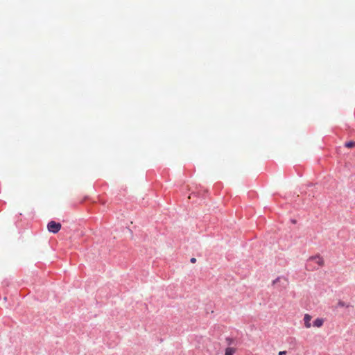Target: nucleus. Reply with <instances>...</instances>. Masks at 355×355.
Wrapping results in <instances>:
<instances>
[{"instance_id": "obj_1", "label": "nucleus", "mask_w": 355, "mask_h": 355, "mask_svg": "<svg viewBox=\"0 0 355 355\" xmlns=\"http://www.w3.org/2000/svg\"><path fill=\"white\" fill-rule=\"evenodd\" d=\"M61 224L54 220L50 221L47 225V229L50 232L53 234L58 233L61 229Z\"/></svg>"}, {"instance_id": "obj_2", "label": "nucleus", "mask_w": 355, "mask_h": 355, "mask_svg": "<svg viewBox=\"0 0 355 355\" xmlns=\"http://www.w3.org/2000/svg\"><path fill=\"white\" fill-rule=\"evenodd\" d=\"M308 261H309V263L313 262V263H316L318 266H322L324 265V260L319 255L311 257L309 259Z\"/></svg>"}, {"instance_id": "obj_3", "label": "nucleus", "mask_w": 355, "mask_h": 355, "mask_svg": "<svg viewBox=\"0 0 355 355\" xmlns=\"http://www.w3.org/2000/svg\"><path fill=\"white\" fill-rule=\"evenodd\" d=\"M311 319H312V317L309 314L304 315L303 320H304V327L306 329H309L311 327Z\"/></svg>"}, {"instance_id": "obj_4", "label": "nucleus", "mask_w": 355, "mask_h": 355, "mask_svg": "<svg viewBox=\"0 0 355 355\" xmlns=\"http://www.w3.org/2000/svg\"><path fill=\"white\" fill-rule=\"evenodd\" d=\"M324 324V319L318 318L313 321V326L316 328H320Z\"/></svg>"}, {"instance_id": "obj_5", "label": "nucleus", "mask_w": 355, "mask_h": 355, "mask_svg": "<svg viewBox=\"0 0 355 355\" xmlns=\"http://www.w3.org/2000/svg\"><path fill=\"white\" fill-rule=\"evenodd\" d=\"M236 352V349L233 347H227L225 349V355H234Z\"/></svg>"}, {"instance_id": "obj_6", "label": "nucleus", "mask_w": 355, "mask_h": 355, "mask_svg": "<svg viewBox=\"0 0 355 355\" xmlns=\"http://www.w3.org/2000/svg\"><path fill=\"white\" fill-rule=\"evenodd\" d=\"M345 147L348 148H353L355 146V142L354 141H348V142H346L345 144Z\"/></svg>"}, {"instance_id": "obj_7", "label": "nucleus", "mask_w": 355, "mask_h": 355, "mask_svg": "<svg viewBox=\"0 0 355 355\" xmlns=\"http://www.w3.org/2000/svg\"><path fill=\"white\" fill-rule=\"evenodd\" d=\"M338 306L340 307L347 306L345 303L343 301H339L338 303Z\"/></svg>"}, {"instance_id": "obj_8", "label": "nucleus", "mask_w": 355, "mask_h": 355, "mask_svg": "<svg viewBox=\"0 0 355 355\" xmlns=\"http://www.w3.org/2000/svg\"><path fill=\"white\" fill-rule=\"evenodd\" d=\"M281 279H282V277H277V279H275L272 282L273 285H275L277 283L279 282Z\"/></svg>"}, {"instance_id": "obj_9", "label": "nucleus", "mask_w": 355, "mask_h": 355, "mask_svg": "<svg viewBox=\"0 0 355 355\" xmlns=\"http://www.w3.org/2000/svg\"><path fill=\"white\" fill-rule=\"evenodd\" d=\"M286 351H281L279 352L278 355H286Z\"/></svg>"}, {"instance_id": "obj_10", "label": "nucleus", "mask_w": 355, "mask_h": 355, "mask_svg": "<svg viewBox=\"0 0 355 355\" xmlns=\"http://www.w3.org/2000/svg\"><path fill=\"white\" fill-rule=\"evenodd\" d=\"M191 262L193 263H195L196 262V258H191Z\"/></svg>"}]
</instances>
